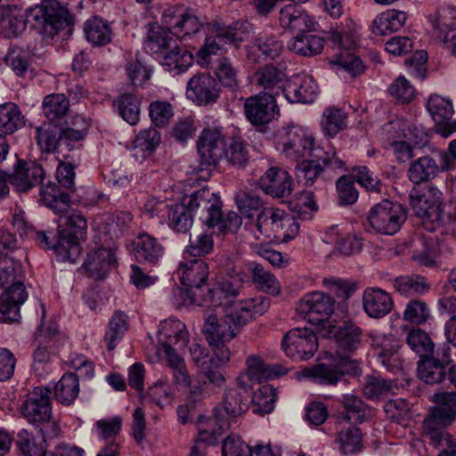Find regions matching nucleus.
I'll return each mask as SVG.
<instances>
[{
    "label": "nucleus",
    "mask_w": 456,
    "mask_h": 456,
    "mask_svg": "<svg viewBox=\"0 0 456 456\" xmlns=\"http://www.w3.org/2000/svg\"><path fill=\"white\" fill-rule=\"evenodd\" d=\"M427 109L435 121V130L443 137L456 132V119L452 120L453 108L450 101L439 95H432L427 102Z\"/></svg>",
    "instance_id": "obj_20"
},
{
    "label": "nucleus",
    "mask_w": 456,
    "mask_h": 456,
    "mask_svg": "<svg viewBox=\"0 0 456 456\" xmlns=\"http://www.w3.org/2000/svg\"><path fill=\"white\" fill-rule=\"evenodd\" d=\"M236 205L241 216L252 218L264 208V201L255 191L240 190L235 196Z\"/></svg>",
    "instance_id": "obj_55"
},
{
    "label": "nucleus",
    "mask_w": 456,
    "mask_h": 456,
    "mask_svg": "<svg viewBox=\"0 0 456 456\" xmlns=\"http://www.w3.org/2000/svg\"><path fill=\"white\" fill-rule=\"evenodd\" d=\"M17 445L24 456H45L47 452L46 439L43 436L36 437L26 429L18 433Z\"/></svg>",
    "instance_id": "obj_49"
},
{
    "label": "nucleus",
    "mask_w": 456,
    "mask_h": 456,
    "mask_svg": "<svg viewBox=\"0 0 456 456\" xmlns=\"http://www.w3.org/2000/svg\"><path fill=\"white\" fill-rule=\"evenodd\" d=\"M346 114L344 111L329 108L322 114V126L326 134L334 136L346 127Z\"/></svg>",
    "instance_id": "obj_64"
},
{
    "label": "nucleus",
    "mask_w": 456,
    "mask_h": 456,
    "mask_svg": "<svg viewBox=\"0 0 456 456\" xmlns=\"http://www.w3.org/2000/svg\"><path fill=\"white\" fill-rule=\"evenodd\" d=\"M336 443L343 453H354L361 449L362 432L356 427H348L338 433Z\"/></svg>",
    "instance_id": "obj_59"
},
{
    "label": "nucleus",
    "mask_w": 456,
    "mask_h": 456,
    "mask_svg": "<svg viewBox=\"0 0 456 456\" xmlns=\"http://www.w3.org/2000/svg\"><path fill=\"white\" fill-rule=\"evenodd\" d=\"M445 368L433 355L424 358L418 363V376L428 384L439 383L445 378Z\"/></svg>",
    "instance_id": "obj_56"
},
{
    "label": "nucleus",
    "mask_w": 456,
    "mask_h": 456,
    "mask_svg": "<svg viewBox=\"0 0 456 456\" xmlns=\"http://www.w3.org/2000/svg\"><path fill=\"white\" fill-rule=\"evenodd\" d=\"M220 87L216 80L208 73H197L191 77L186 86V96L199 106L216 102L220 97Z\"/></svg>",
    "instance_id": "obj_18"
},
{
    "label": "nucleus",
    "mask_w": 456,
    "mask_h": 456,
    "mask_svg": "<svg viewBox=\"0 0 456 456\" xmlns=\"http://www.w3.org/2000/svg\"><path fill=\"white\" fill-rule=\"evenodd\" d=\"M283 210L273 208H264L258 214L256 226L258 232L265 239L274 240L277 236L280 221Z\"/></svg>",
    "instance_id": "obj_43"
},
{
    "label": "nucleus",
    "mask_w": 456,
    "mask_h": 456,
    "mask_svg": "<svg viewBox=\"0 0 456 456\" xmlns=\"http://www.w3.org/2000/svg\"><path fill=\"white\" fill-rule=\"evenodd\" d=\"M407 219V211L403 205L383 200L369 210L367 223L372 232L382 235H395Z\"/></svg>",
    "instance_id": "obj_4"
},
{
    "label": "nucleus",
    "mask_w": 456,
    "mask_h": 456,
    "mask_svg": "<svg viewBox=\"0 0 456 456\" xmlns=\"http://www.w3.org/2000/svg\"><path fill=\"white\" fill-rule=\"evenodd\" d=\"M132 247L134 256L140 263L155 265L165 254V247L159 240L146 232L138 233Z\"/></svg>",
    "instance_id": "obj_24"
},
{
    "label": "nucleus",
    "mask_w": 456,
    "mask_h": 456,
    "mask_svg": "<svg viewBox=\"0 0 456 456\" xmlns=\"http://www.w3.org/2000/svg\"><path fill=\"white\" fill-rule=\"evenodd\" d=\"M452 166L453 161L449 153L436 149L430 155L414 159L409 166L407 176L414 184H420L434 179L439 173L450 169Z\"/></svg>",
    "instance_id": "obj_8"
},
{
    "label": "nucleus",
    "mask_w": 456,
    "mask_h": 456,
    "mask_svg": "<svg viewBox=\"0 0 456 456\" xmlns=\"http://www.w3.org/2000/svg\"><path fill=\"white\" fill-rule=\"evenodd\" d=\"M28 297L23 282L8 286L0 296V322H12L20 316V306Z\"/></svg>",
    "instance_id": "obj_25"
},
{
    "label": "nucleus",
    "mask_w": 456,
    "mask_h": 456,
    "mask_svg": "<svg viewBox=\"0 0 456 456\" xmlns=\"http://www.w3.org/2000/svg\"><path fill=\"white\" fill-rule=\"evenodd\" d=\"M324 46L323 37L310 32L299 33L289 43V51L302 56H314L320 54Z\"/></svg>",
    "instance_id": "obj_38"
},
{
    "label": "nucleus",
    "mask_w": 456,
    "mask_h": 456,
    "mask_svg": "<svg viewBox=\"0 0 456 456\" xmlns=\"http://www.w3.org/2000/svg\"><path fill=\"white\" fill-rule=\"evenodd\" d=\"M395 289L404 297H415L426 293L429 285L425 277L419 274H411L396 277L393 281Z\"/></svg>",
    "instance_id": "obj_45"
},
{
    "label": "nucleus",
    "mask_w": 456,
    "mask_h": 456,
    "mask_svg": "<svg viewBox=\"0 0 456 456\" xmlns=\"http://www.w3.org/2000/svg\"><path fill=\"white\" fill-rule=\"evenodd\" d=\"M115 264L116 257L112 250L102 248L87 254L82 267L89 277L102 280Z\"/></svg>",
    "instance_id": "obj_33"
},
{
    "label": "nucleus",
    "mask_w": 456,
    "mask_h": 456,
    "mask_svg": "<svg viewBox=\"0 0 456 456\" xmlns=\"http://www.w3.org/2000/svg\"><path fill=\"white\" fill-rule=\"evenodd\" d=\"M437 403L431 409L423 422L425 432L432 439H440L441 431L456 418V392H443L434 395Z\"/></svg>",
    "instance_id": "obj_9"
},
{
    "label": "nucleus",
    "mask_w": 456,
    "mask_h": 456,
    "mask_svg": "<svg viewBox=\"0 0 456 456\" xmlns=\"http://www.w3.org/2000/svg\"><path fill=\"white\" fill-rule=\"evenodd\" d=\"M216 263L219 274L223 276V281L218 282L215 289L209 290L212 294V303L222 305L221 297H223L228 304L232 302V298L236 297L240 294L248 276L227 256L221 255L217 256Z\"/></svg>",
    "instance_id": "obj_5"
},
{
    "label": "nucleus",
    "mask_w": 456,
    "mask_h": 456,
    "mask_svg": "<svg viewBox=\"0 0 456 456\" xmlns=\"http://www.w3.org/2000/svg\"><path fill=\"white\" fill-rule=\"evenodd\" d=\"M176 347L174 346H159L158 353L163 354L167 362V365L172 370L175 382L183 387L191 388L193 394H201L202 387L200 385L191 387V379L187 370L184 360L176 353Z\"/></svg>",
    "instance_id": "obj_32"
},
{
    "label": "nucleus",
    "mask_w": 456,
    "mask_h": 456,
    "mask_svg": "<svg viewBox=\"0 0 456 456\" xmlns=\"http://www.w3.org/2000/svg\"><path fill=\"white\" fill-rule=\"evenodd\" d=\"M40 202L52 209L55 214H66L70 207V196L68 192L61 191L54 183L49 182L41 186Z\"/></svg>",
    "instance_id": "obj_37"
},
{
    "label": "nucleus",
    "mask_w": 456,
    "mask_h": 456,
    "mask_svg": "<svg viewBox=\"0 0 456 456\" xmlns=\"http://www.w3.org/2000/svg\"><path fill=\"white\" fill-rule=\"evenodd\" d=\"M87 222L79 213L61 215L58 225L59 239L53 249L63 261L75 262L80 254V240H85Z\"/></svg>",
    "instance_id": "obj_3"
},
{
    "label": "nucleus",
    "mask_w": 456,
    "mask_h": 456,
    "mask_svg": "<svg viewBox=\"0 0 456 456\" xmlns=\"http://www.w3.org/2000/svg\"><path fill=\"white\" fill-rule=\"evenodd\" d=\"M283 50V44L273 35H261L256 37L248 49V58L254 62L258 58L275 59L280 56Z\"/></svg>",
    "instance_id": "obj_35"
},
{
    "label": "nucleus",
    "mask_w": 456,
    "mask_h": 456,
    "mask_svg": "<svg viewBox=\"0 0 456 456\" xmlns=\"http://www.w3.org/2000/svg\"><path fill=\"white\" fill-rule=\"evenodd\" d=\"M62 127L55 126H40L36 128V140L41 151L53 153L56 150L59 137L63 134Z\"/></svg>",
    "instance_id": "obj_58"
},
{
    "label": "nucleus",
    "mask_w": 456,
    "mask_h": 456,
    "mask_svg": "<svg viewBox=\"0 0 456 456\" xmlns=\"http://www.w3.org/2000/svg\"><path fill=\"white\" fill-rule=\"evenodd\" d=\"M200 169H211L217 166L224 149V136L217 127L203 129L197 141Z\"/></svg>",
    "instance_id": "obj_14"
},
{
    "label": "nucleus",
    "mask_w": 456,
    "mask_h": 456,
    "mask_svg": "<svg viewBox=\"0 0 456 456\" xmlns=\"http://www.w3.org/2000/svg\"><path fill=\"white\" fill-rule=\"evenodd\" d=\"M329 333L335 338L338 347L346 353L356 351L362 341V330L351 320H343L338 325H328Z\"/></svg>",
    "instance_id": "obj_23"
},
{
    "label": "nucleus",
    "mask_w": 456,
    "mask_h": 456,
    "mask_svg": "<svg viewBox=\"0 0 456 456\" xmlns=\"http://www.w3.org/2000/svg\"><path fill=\"white\" fill-rule=\"evenodd\" d=\"M282 348L294 361H305L314 356L318 349L315 333L307 328H295L283 337Z\"/></svg>",
    "instance_id": "obj_10"
},
{
    "label": "nucleus",
    "mask_w": 456,
    "mask_h": 456,
    "mask_svg": "<svg viewBox=\"0 0 456 456\" xmlns=\"http://www.w3.org/2000/svg\"><path fill=\"white\" fill-rule=\"evenodd\" d=\"M276 400L275 388L272 386H263L252 398L253 411L261 415L268 414L273 410Z\"/></svg>",
    "instance_id": "obj_62"
},
{
    "label": "nucleus",
    "mask_w": 456,
    "mask_h": 456,
    "mask_svg": "<svg viewBox=\"0 0 456 456\" xmlns=\"http://www.w3.org/2000/svg\"><path fill=\"white\" fill-rule=\"evenodd\" d=\"M410 205L416 216L427 219L435 224L436 219L441 215L443 208V193L432 185H428L426 191H421L413 187L409 194Z\"/></svg>",
    "instance_id": "obj_12"
},
{
    "label": "nucleus",
    "mask_w": 456,
    "mask_h": 456,
    "mask_svg": "<svg viewBox=\"0 0 456 456\" xmlns=\"http://www.w3.org/2000/svg\"><path fill=\"white\" fill-rule=\"evenodd\" d=\"M362 305L370 317L379 319L392 311L394 302L389 293L379 288L372 287L364 290Z\"/></svg>",
    "instance_id": "obj_31"
},
{
    "label": "nucleus",
    "mask_w": 456,
    "mask_h": 456,
    "mask_svg": "<svg viewBox=\"0 0 456 456\" xmlns=\"http://www.w3.org/2000/svg\"><path fill=\"white\" fill-rule=\"evenodd\" d=\"M50 395L51 390L43 387H37L28 394L21 407L28 422L34 425L49 422L52 417Z\"/></svg>",
    "instance_id": "obj_17"
},
{
    "label": "nucleus",
    "mask_w": 456,
    "mask_h": 456,
    "mask_svg": "<svg viewBox=\"0 0 456 456\" xmlns=\"http://www.w3.org/2000/svg\"><path fill=\"white\" fill-rule=\"evenodd\" d=\"M175 273L182 285L200 289L208 281V265L202 258L186 260L179 264Z\"/></svg>",
    "instance_id": "obj_28"
},
{
    "label": "nucleus",
    "mask_w": 456,
    "mask_h": 456,
    "mask_svg": "<svg viewBox=\"0 0 456 456\" xmlns=\"http://www.w3.org/2000/svg\"><path fill=\"white\" fill-rule=\"evenodd\" d=\"M43 113L51 122L61 121L69 110V101L63 94H52L44 98Z\"/></svg>",
    "instance_id": "obj_44"
},
{
    "label": "nucleus",
    "mask_w": 456,
    "mask_h": 456,
    "mask_svg": "<svg viewBox=\"0 0 456 456\" xmlns=\"http://www.w3.org/2000/svg\"><path fill=\"white\" fill-rule=\"evenodd\" d=\"M407 15L404 12L395 9L379 14L372 22V33L377 36H386L396 32L405 24Z\"/></svg>",
    "instance_id": "obj_39"
},
{
    "label": "nucleus",
    "mask_w": 456,
    "mask_h": 456,
    "mask_svg": "<svg viewBox=\"0 0 456 456\" xmlns=\"http://www.w3.org/2000/svg\"><path fill=\"white\" fill-rule=\"evenodd\" d=\"M76 120L80 122L79 127H66L61 130L63 134L59 137L56 150L53 152L57 154L59 160L72 159L77 149L78 142L83 140L86 134L89 126L87 120L82 116H77Z\"/></svg>",
    "instance_id": "obj_27"
},
{
    "label": "nucleus",
    "mask_w": 456,
    "mask_h": 456,
    "mask_svg": "<svg viewBox=\"0 0 456 456\" xmlns=\"http://www.w3.org/2000/svg\"><path fill=\"white\" fill-rule=\"evenodd\" d=\"M308 157L315 159L303 160L296 167L297 182L305 187L312 186L326 171L342 170L345 166L333 150L323 151L322 149H315Z\"/></svg>",
    "instance_id": "obj_6"
},
{
    "label": "nucleus",
    "mask_w": 456,
    "mask_h": 456,
    "mask_svg": "<svg viewBox=\"0 0 456 456\" xmlns=\"http://www.w3.org/2000/svg\"><path fill=\"white\" fill-rule=\"evenodd\" d=\"M194 216L198 217L208 228H215L220 221L222 201L208 188H202L191 193L187 199Z\"/></svg>",
    "instance_id": "obj_11"
},
{
    "label": "nucleus",
    "mask_w": 456,
    "mask_h": 456,
    "mask_svg": "<svg viewBox=\"0 0 456 456\" xmlns=\"http://www.w3.org/2000/svg\"><path fill=\"white\" fill-rule=\"evenodd\" d=\"M252 279L256 287L262 291L278 295L280 293V283L273 274L264 269L259 264H255L252 267Z\"/></svg>",
    "instance_id": "obj_61"
},
{
    "label": "nucleus",
    "mask_w": 456,
    "mask_h": 456,
    "mask_svg": "<svg viewBox=\"0 0 456 456\" xmlns=\"http://www.w3.org/2000/svg\"><path fill=\"white\" fill-rule=\"evenodd\" d=\"M249 408V394L238 388L226 390L221 405L216 409V418L224 422V416L236 418L245 413Z\"/></svg>",
    "instance_id": "obj_29"
},
{
    "label": "nucleus",
    "mask_w": 456,
    "mask_h": 456,
    "mask_svg": "<svg viewBox=\"0 0 456 456\" xmlns=\"http://www.w3.org/2000/svg\"><path fill=\"white\" fill-rule=\"evenodd\" d=\"M258 185L265 194L273 198H283L291 193L293 180L288 171L273 167L260 177Z\"/></svg>",
    "instance_id": "obj_21"
},
{
    "label": "nucleus",
    "mask_w": 456,
    "mask_h": 456,
    "mask_svg": "<svg viewBox=\"0 0 456 456\" xmlns=\"http://www.w3.org/2000/svg\"><path fill=\"white\" fill-rule=\"evenodd\" d=\"M208 29L209 34L197 52V61L202 67L208 66L211 63L212 55L221 52V43L242 42L248 37L251 24L244 20H236L228 26L215 22Z\"/></svg>",
    "instance_id": "obj_2"
},
{
    "label": "nucleus",
    "mask_w": 456,
    "mask_h": 456,
    "mask_svg": "<svg viewBox=\"0 0 456 456\" xmlns=\"http://www.w3.org/2000/svg\"><path fill=\"white\" fill-rule=\"evenodd\" d=\"M148 110L151 123L159 128L167 126L174 117L173 106L167 101H154Z\"/></svg>",
    "instance_id": "obj_63"
},
{
    "label": "nucleus",
    "mask_w": 456,
    "mask_h": 456,
    "mask_svg": "<svg viewBox=\"0 0 456 456\" xmlns=\"http://www.w3.org/2000/svg\"><path fill=\"white\" fill-rule=\"evenodd\" d=\"M193 216L189 201L184 198L183 203L174 204L168 208L167 224L172 230L184 233L191 228Z\"/></svg>",
    "instance_id": "obj_40"
},
{
    "label": "nucleus",
    "mask_w": 456,
    "mask_h": 456,
    "mask_svg": "<svg viewBox=\"0 0 456 456\" xmlns=\"http://www.w3.org/2000/svg\"><path fill=\"white\" fill-rule=\"evenodd\" d=\"M128 329L127 315L121 311H117L109 322L108 330L104 336V341L110 351L116 348L117 344L122 339Z\"/></svg>",
    "instance_id": "obj_53"
},
{
    "label": "nucleus",
    "mask_w": 456,
    "mask_h": 456,
    "mask_svg": "<svg viewBox=\"0 0 456 456\" xmlns=\"http://www.w3.org/2000/svg\"><path fill=\"white\" fill-rule=\"evenodd\" d=\"M23 126V117L17 104L11 102L0 104V131L12 134Z\"/></svg>",
    "instance_id": "obj_48"
},
{
    "label": "nucleus",
    "mask_w": 456,
    "mask_h": 456,
    "mask_svg": "<svg viewBox=\"0 0 456 456\" xmlns=\"http://www.w3.org/2000/svg\"><path fill=\"white\" fill-rule=\"evenodd\" d=\"M132 221L133 217L129 212L109 213L103 218L101 228L111 240L118 239Z\"/></svg>",
    "instance_id": "obj_52"
},
{
    "label": "nucleus",
    "mask_w": 456,
    "mask_h": 456,
    "mask_svg": "<svg viewBox=\"0 0 456 456\" xmlns=\"http://www.w3.org/2000/svg\"><path fill=\"white\" fill-rule=\"evenodd\" d=\"M79 394V381L77 373H66L54 387L56 400L64 405L74 403Z\"/></svg>",
    "instance_id": "obj_46"
},
{
    "label": "nucleus",
    "mask_w": 456,
    "mask_h": 456,
    "mask_svg": "<svg viewBox=\"0 0 456 456\" xmlns=\"http://www.w3.org/2000/svg\"><path fill=\"white\" fill-rule=\"evenodd\" d=\"M28 17L37 21L45 29L50 27L55 32L64 25H69L72 20L68 9L57 0H43L40 5L30 9Z\"/></svg>",
    "instance_id": "obj_16"
},
{
    "label": "nucleus",
    "mask_w": 456,
    "mask_h": 456,
    "mask_svg": "<svg viewBox=\"0 0 456 456\" xmlns=\"http://www.w3.org/2000/svg\"><path fill=\"white\" fill-rule=\"evenodd\" d=\"M334 299L322 292L305 295L297 303V312L308 322L319 325L329 320L334 312Z\"/></svg>",
    "instance_id": "obj_13"
},
{
    "label": "nucleus",
    "mask_w": 456,
    "mask_h": 456,
    "mask_svg": "<svg viewBox=\"0 0 456 456\" xmlns=\"http://www.w3.org/2000/svg\"><path fill=\"white\" fill-rule=\"evenodd\" d=\"M406 343L421 360L434 354V343L429 335L420 329H411L407 334Z\"/></svg>",
    "instance_id": "obj_54"
},
{
    "label": "nucleus",
    "mask_w": 456,
    "mask_h": 456,
    "mask_svg": "<svg viewBox=\"0 0 456 456\" xmlns=\"http://www.w3.org/2000/svg\"><path fill=\"white\" fill-rule=\"evenodd\" d=\"M359 370L355 361L345 357L335 363L318 364L307 370V376L320 385L335 386L338 382L344 380L346 375L356 376Z\"/></svg>",
    "instance_id": "obj_15"
},
{
    "label": "nucleus",
    "mask_w": 456,
    "mask_h": 456,
    "mask_svg": "<svg viewBox=\"0 0 456 456\" xmlns=\"http://www.w3.org/2000/svg\"><path fill=\"white\" fill-rule=\"evenodd\" d=\"M140 100L131 94H123L113 102L119 116L132 126L136 125L140 119Z\"/></svg>",
    "instance_id": "obj_47"
},
{
    "label": "nucleus",
    "mask_w": 456,
    "mask_h": 456,
    "mask_svg": "<svg viewBox=\"0 0 456 456\" xmlns=\"http://www.w3.org/2000/svg\"><path fill=\"white\" fill-rule=\"evenodd\" d=\"M161 64L168 70H177V73L186 70L193 63V55L188 50L176 45L166 49L162 53Z\"/></svg>",
    "instance_id": "obj_42"
},
{
    "label": "nucleus",
    "mask_w": 456,
    "mask_h": 456,
    "mask_svg": "<svg viewBox=\"0 0 456 456\" xmlns=\"http://www.w3.org/2000/svg\"><path fill=\"white\" fill-rule=\"evenodd\" d=\"M159 346H174L184 349L189 343V332L183 322L175 319H168L160 322L158 330Z\"/></svg>",
    "instance_id": "obj_30"
},
{
    "label": "nucleus",
    "mask_w": 456,
    "mask_h": 456,
    "mask_svg": "<svg viewBox=\"0 0 456 456\" xmlns=\"http://www.w3.org/2000/svg\"><path fill=\"white\" fill-rule=\"evenodd\" d=\"M430 316L429 305L420 299L410 300L403 312V320L414 325L426 323Z\"/></svg>",
    "instance_id": "obj_60"
},
{
    "label": "nucleus",
    "mask_w": 456,
    "mask_h": 456,
    "mask_svg": "<svg viewBox=\"0 0 456 456\" xmlns=\"http://www.w3.org/2000/svg\"><path fill=\"white\" fill-rule=\"evenodd\" d=\"M344 410L339 418L354 424L362 423L366 419L368 408L363 401L354 394H345L339 400Z\"/></svg>",
    "instance_id": "obj_41"
},
{
    "label": "nucleus",
    "mask_w": 456,
    "mask_h": 456,
    "mask_svg": "<svg viewBox=\"0 0 456 456\" xmlns=\"http://www.w3.org/2000/svg\"><path fill=\"white\" fill-rule=\"evenodd\" d=\"M22 267L10 256H0V287H8L22 281Z\"/></svg>",
    "instance_id": "obj_57"
},
{
    "label": "nucleus",
    "mask_w": 456,
    "mask_h": 456,
    "mask_svg": "<svg viewBox=\"0 0 456 456\" xmlns=\"http://www.w3.org/2000/svg\"><path fill=\"white\" fill-rule=\"evenodd\" d=\"M317 88L312 77H297L286 82L281 94L291 103H311L316 97Z\"/></svg>",
    "instance_id": "obj_26"
},
{
    "label": "nucleus",
    "mask_w": 456,
    "mask_h": 456,
    "mask_svg": "<svg viewBox=\"0 0 456 456\" xmlns=\"http://www.w3.org/2000/svg\"><path fill=\"white\" fill-rule=\"evenodd\" d=\"M45 177L43 167L35 162L19 160L9 182L20 192H27L31 188L42 183Z\"/></svg>",
    "instance_id": "obj_22"
},
{
    "label": "nucleus",
    "mask_w": 456,
    "mask_h": 456,
    "mask_svg": "<svg viewBox=\"0 0 456 456\" xmlns=\"http://www.w3.org/2000/svg\"><path fill=\"white\" fill-rule=\"evenodd\" d=\"M436 37L456 56V20L449 10H440L432 20Z\"/></svg>",
    "instance_id": "obj_34"
},
{
    "label": "nucleus",
    "mask_w": 456,
    "mask_h": 456,
    "mask_svg": "<svg viewBox=\"0 0 456 456\" xmlns=\"http://www.w3.org/2000/svg\"><path fill=\"white\" fill-rule=\"evenodd\" d=\"M274 145L278 151L295 161L307 158L314 151V139L300 127L283 126L274 133Z\"/></svg>",
    "instance_id": "obj_7"
},
{
    "label": "nucleus",
    "mask_w": 456,
    "mask_h": 456,
    "mask_svg": "<svg viewBox=\"0 0 456 456\" xmlns=\"http://www.w3.org/2000/svg\"><path fill=\"white\" fill-rule=\"evenodd\" d=\"M86 39L94 45H104L111 41L112 31L101 18L94 17L84 27Z\"/></svg>",
    "instance_id": "obj_50"
},
{
    "label": "nucleus",
    "mask_w": 456,
    "mask_h": 456,
    "mask_svg": "<svg viewBox=\"0 0 456 456\" xmlns=\"http://www.w3.org/2000/svg\"><path fill=\"white\" fill-rule=\"evenodd\" d=\"M255 78L256 86L265 93L274 94L275 98L281 95V91L286 84V74L281 69L273 65H266L256 70Z\"/></svg>",
    "instance_id": "obj_36"
},
{
    "label": "nucleus",
    "mask_w": 456,
    "mask_h": 456,
    "mask_svg": "<svg viewBox=\"0 0 456 456\" xmlns=\"http://www.w3.org/2000/svg\"><path fill=\"white\" fill-rule=\"evenodd\" d=\"M269 306V298L260 296L240 301L233 313L224 316H218L215 310L206 311L203 334L220 362L230 360L231 353L225 344L249 321L264 314Z\"/></svg>",
    "instance_id": "obj_1"
},
{
    "label": "nucleus",
    "mask_w": 456,
    "mask_h": 456,
    "mask_svg": "<svg viewBox=\"0 0 456 456\" xmlns=\"http://www.w3.org/2000/svg\"><path fill=\"white\" fill-rule=\"evenodd\" d=\"M210 69L214 71L218 81L224 86L235 89L238 86V71L232 61L226 57H218L211 64Z\"/></svg>",
    "instance_id": "obj_51"
},
{
    "label": "nucleus",
    "mask_w": 456,
    "mask_h": 456,
    "mask_svg": "<svg viewBox=\"0 0 456 456\" xmlns=\"http://www.w3.org/2000/svg\"><path fill=\"white\" fill-rule=\"evenodd\" d=\"M277 109L275 95L268 93L248 97L244 103L246 118L254 126L269 123Z\"/></svg>",
    "instance_id": "obj_19"
}]
</instances>
